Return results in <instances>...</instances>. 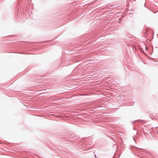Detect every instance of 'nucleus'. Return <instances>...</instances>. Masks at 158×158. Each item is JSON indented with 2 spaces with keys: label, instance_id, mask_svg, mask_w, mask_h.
<instances>
[{
  "label": "nucleus",
  "instance_id": "obj_1",
  "mask_svg": "<svg viewBox=\"0 0 158 158\" xmlns=\"http://www.w3.org/2000/svg\"><path fill=\"white\" fill-rule=\"evenodd\" d=\"M21 12H22V13H23L24 11V10L23 9V7H22V8H21L20 10Z\"/></svg>",
  "mask_w": 158,
  "mask_h": 158
},
{
  "label": "nucleus",
  "instance_id": "obj_2",
  "mask_svg": "<svg viewBox=\"0 0 158 158\" xmlns=\"http://www.w3.org/2000/svg\"><path fill=\"white\" fill-rule=\"evenodd\" d=\"M138 121H143V120H137Z\"/></svg>",
  "mask_w": 158,
  "mask_h": 158
},
{
  "label": "nucleus",
  "instance_id": "obj_3",
  "mask_svg": "<svg viewBox=\"0 0 158 158\" xmlns=\"http://www.w3.org/2000/svg\"><path fill=\"white\" fill-rule=\"evenodd\" d=\"M145 49L146 50H148V48L146 47H145Z\"/></svg>",
  "mask_w": 158,
  "mask_h": 158
},
{
  "label": "nucleus",
  "instance_id": "obj_4",
  "mask_svg": "<svg viewBox=\"0 0 158 158\" xmlns=\"http://www.w3.org/2000/svg\"><path fill=\"white\" fill-rule=\"evenodd\" d=\"M94 156H95V157H96V154H95V155H94Z\"/></svg>",
  "mask_w": 158,
  "mask_h": 158
}]
</instances>
